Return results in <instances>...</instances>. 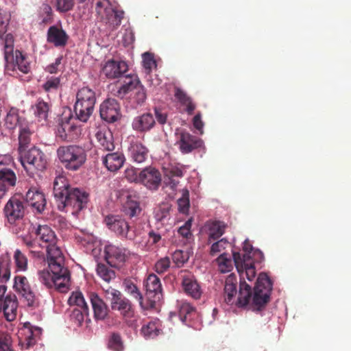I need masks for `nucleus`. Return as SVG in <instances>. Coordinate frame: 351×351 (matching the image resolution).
Segmentation results:
<instances>
[{
  "mask_svg": "<svg viewBox=\"0 0 351 351\" xmlns=\"http://www.w3.org/2000/svg\"><path fill=\"white\" fill-rule=\"evenodd\" d=\"M53 195L58 210L65 212L71 210L73 214L82 210L88 201V194L78 188H71L63 176L55 178Z\"/></svg>",
  "mask_w": 351,
  "mask_h": 351,
  "instance_id": "obj_1",
  "label": "nucleus"
},
{
  "mask_svg": "<svg viewBox=\"0 0 351 351\" xmlns=\"http://www.w3.org/2000/svg\"><path fill=\"white\" fill-rule=\"evenodd\" d=\"M271 290V281L265 273L259 274L254 287L253 295L252 285L245 280H241L238 297L234 304L239 307L245 306L252 298L254 309L261 311L269 302Z\"/></svg>",
  "mask_w": 351,
  "mask_h": 351,
  "instance_id": "obj_2",
  "label": "nucleus"
},
{
  "mask_svg": "<svg viewBox=\"0 0 351 351\" xmlns=\"http://www.w3.org/2000/svg\"><path fill=\"white\" fill-rule=\"evenodd\" d=\"M47 260L51 274L45 270L40 271V281L48 288L54 287L59 292H67L70 287L71 274L65 265L64 258H62V261L56 258H47Z\"/></svg>",
  "mask_w": 351,
  "mask_h": 351,
  "instance_id": "obj_3",
  "label": "nucleus"
},
{
  "mask_svg": "<svg viewBox=\"0 0 351 351\" xmlns=\"http://www.w3.org/2000/svg\"><path fill=\"white\" fill-rule=\"evenodd\" d=\"M13 37L8 34L5 36L4 40V58L5 61V72L14 75L16 70H19L23 73H28L30 71V66L26 57L21 51H16L13 53Z\"/></svg>",
  "mask_w": 351,
  "mask_h": 351,
  "instance_id": "obj_4",
  "label": "nucleus"
},
{
  "mask_svg": "<svg viewBox=\"0 0 351 351\" xmlns=\"http://www.w3.org/2000/svg\"><path fill=\"white\" fill-rule=\"evenodd\" d=\"M58 158L62 166L68 171H76L86 162V151L77 145L60 146L57 149Z\"/></svg>",
  "mask_w": 351,
  "mask_h": 351,
  "instance_id": "obj_5",
  "label": "nucleus"
},
{
  "mask_svg": "<svg viewBox=\"0 0 351 351\" xmlns=\"http://www.w3.org/2000/svg\"><path fill=\"white\" fill-rule=\"evenodd\" d=\"M95 103L96 95L93 89L84 86L77 90L74 111L79 121L86 122L88 120L93 112Z\"/></svg>",
  "mask_w": 351,
  "mask_h": 351,
  "instance_id": "obj_6",
  "label": "nucleus"
},
{
  "mask_svg": "<svg viewBox=\"0 0 351 351\" xmlns=\"http://www.w3.org/2000/svg\"><path fill=\"white\" fill-rule=\"evenodd\" d=\"M20 161L26 172L31 176L43 172L47 167L46 155L36 147L20 153Z\"/></svg>",
  "mask_w": 351,
  "mask_h": 351,
  "instance_id": "obj_7",
  "label": "nucleus"
},
{
  "mask_svg": "<svg viewBox=\"0 0 351 351\" xmlns=\"http://www.w3.org/2000/svg\"><path fill=\"white\" fill-rule=\"evenodd\" d=\"M95 12L99 20L110 30L116 29L121 25L124 15L123 11L117 10L108 0L98 1Z\"/></svg>",
  "mask_w": 351,
  "mask_h": 351,
  "instance_id": "obj_8",
  "label": "nucleus"
},
{
  "mask_svg": "<svg viewBox=\"0 0 351 351\" xmlns=\"http://www.w3.org/2000/svg\"><path fill=\"white\" fill-rule=\"evenodd\" d=\"M35 234L36 239L45 247L47 258H59V261L64 258L60 247L57 245L56 235L50 227L46 225L38 226L35 230Z\"/></svg>",
  "mask_w": 351,
  "mask_h": 351,
  "instance_id": "obj_9",
  "label": "nucleus"
},
{
  "mask_svg": "<svg viewBox=\"0 0 351 351\" xmlns=\"http://www.w3.org/2000/svg\"><path fill=\"white\" fill-rule=\"evenodd\" d=\"M5 223L16 226L23 220L25 214V207L18 195L11 197L3 208Z\"/></svg>",
  "mask_w": 351,
  "mask_h": 351,
  "instance_id": "obj_10",
  "label": "nucleus"
},
{
  "mask_svg": "<svg viewBox=\"0 0 351 351\" xmlns=\"http://www.w3.org/2000/svg\"><path fill=\"white\" fill-rule=\"evenodd\" d=\"M77 117L71 114L62 117L58 125L56 136L64 141L77 139L81 134V127L77 124Z\"/></svg>",
  "mask_w": 351,
  "mask_h": 351,
  "instance_id": "obj_11",
  "label": "nucleus"
},
{
  "mask_svg": "<svg viewBox=\"0 0 351 351\" xmlns=\"http://www.w3.org/2000/svg\"><path fill=\"white\" fill-rule=\"evenodd\" d=\"M104 222L111 231L121 238L134 240L136 237L134 228L119 215H108L105 217Z\"/></svg>",
  "mask_w": 351,
  "mask_h": 351,
  "instance_id": "obj_12",
  "label": "nucleus"
},
{
  "mask_svg": "<svg viewBox=\"0 0 351 351\" xmlns=\"http://www.w3.org/2000/svg\"><path fill=\"white\" fill-rule=\"evenodd\" d=\"M145 296L148 304L145 308H154L162 299V289L160 278L154 274H149L144 282Z\"/></svg>",
  "mask_w": 351,
  "mask_h": 351,
  "instance_id": "obj_13",
  "label": "nucleus"
},
{
  "mask_svg": "<svg viewBox=\"0 0 351 351\" xmlns=\"http://www.w3.org/2000/svg\"><path fill=\"white\" fill-rule=\"evenodd\" d=\"M106 293L111 295L110 299L111 308L119 311L122 317L128 316L134 311V308L131 301L124 297L119 291L110 287L106 290Z\"/></svg>",
  "mask_w": 351,
  "mask_h": 351,
  "instance_id": "obj_14",
  "label": "nucleus"
},
{
  "mask_svg": "<svg viewBox=\"0 0 351 351\" xmlns=\"http://www.w3.org/2000/svg\"><path fill=\"white\" fill-rule=\"evenodd\" d=\"M128 71V65L125 61L109 60L101 66V74L108 80L121 78Z\"/></svg>",
  "mask_w": 351,
  "mask_h": 351,
  "instance_id": "obj_15",
  "label": "nucleus"
},
{
  "mask_svg": "<svg viewBox=\"0 0 351 351\" xmlns=\"http://www.w3.org/2000/svg\"><path fill=\"white\" fill-rule=\"evenodd\" d=\"M14 289L22 295L27 302L28 306H36L38 305V298L25 276H17L14 278Z\"/></svg>",
  "mask_w": 351,
  "mask_h": 351,
  "instance_id": "obj_16",
  "label": "nucleus"
},
{
  "mask_svg": "<svg viewBox=\"0 0 351 351\" xmlns=\"http://www.w3.org/2000/svg\"><path fill=\"white\" fill-rule=\"evenodd\" d=\"M106 260L114 267H119L130 256V251L125 248L108 245L105 247Z\"/></svg>",
  "mask_w": 351,
  "mask_h": 351,
  "instance_id": "obj_17",
  "label": "nucleus"
},
{
  "mask_svg": "<svg viewBox=\"0 0 351 351\" xmlns=\"http://www.w3.org/2000/svg\"><path fill=\"white\" fill-rule=\"evenodd\" d=\"M101 118L108 123H114L121 117L120 106L114 99L108 98L100 105Z\"/></svg>",
  "mask_w": 351,
  "mask_h": 351,
  "instance_id": "obj_18",
  "label": "nucleus"
},
{
  "mask_svg": "<svg viewBox=\"0 0 351 351\" xmlns=\"http://www.w3.org/2000/svg\"><path fill=\"white\" fill-rule=\"evenodd\" d=\"M140 82L136 75L126 74L117 82V90L114 95L120 99H123L133 92Z\"/></svg>",
  "mask_w": 351,
  "mask_h": 351,
  "instance_id": "obj_19",
  "label": "nucleus"
},
{
  "mask_svg": "<svg viewBox=\"0 0 351 351\" xmlns=\"http://www.w3.org/2000/svg\"><path fill=\"white\" fill-rule=\"evenodd\" d=\"M139 182L149 190H157L161 183L160 171L152 167H146L138 173Z\"/></svg>",
  "mask_w": 351,
  "mask_h": 351,
  "instance_id": "obj_20",
  "label": "nucleus"
},
{
  "mask_svg": "<svg viewBox=\"0 0 351 351\" xmlns=\"http://www.w3.org/2000/svg\"><path fill=\"white\" fill-rule=\"evenodd\" d=\"M25 201L38 213L43 212L47 204L43 193L35 186L29 189L25 195Z\"/></svg>",
  "mask_w": 351,
  "mask_h": 351,
  "instance_id": "obj_21",
  "label": "nucleus"
},
{
  "mask_svg": "<svg viewBox=\"0 0 351 351\" xmlns=\"http://www.w3.org/2000/svg\"><path fill=\"white\" fill-rule=\"evenodd\" d=\"M17 307L18 301L15 295H8L3 300H0V313L3 312L4 317L8 322L16 319Z\"/></svg>",
  "mask_w": 351,
  "mask_h": 351,
  "instance_id": "obj_22",
  "label": "nucleus"
},
{
  "mask_svg": "<svg viewBox=\"0 0 351 351\" xmlns=\"http://www.w3.org/2000/svg\"><path fill=\"white\" fill-rule=\"evenodd\" d=\"M16 176L14 172L9 168L0 169V199L16 185Z\"/></svg>",
  "mask_w": 351,
  "mask_h": 351,
  "instance_id": "obj_23",
  "label": "nucleus"
},
{
  "mask_svg": "<svg viewBox=\"0 0 351 351\" xmlns=\"http://www.w3.org/2000/svg\"><path fill=\"white\" fill-rule=\"evenodd\" d=\"M69 36L64 30L56 25L51 26L47 30V40L56 47H64L68 41Z\"/></svg>",
  "mask_w": 351,
  "mask_h": 351,
  "instance_id": "obj_24",
  "label": "nucleus"
},
{
  "mask_svg": "<svg viewBox=\"0 0 351 351\" xmlns=\"http://www.w3.org/2000/svg\"><path fill=\"white\" fill-rule=\"evenodd\" d=\"M180 145V149L183 154H188L193 149L200 147L202 141L189 134V132H181L180 134V140L178 142Z\"/></svg>",
  "mask_w": 351,
  "mask_h": 351,
  "instance_id": "obj_25",
  "label": "nucleus"
},
{
  "mask_svg": "<svg viewBox=\"0 0 351 351\" xmlns=\"http://www.w3.org/2000/svg\"><path fill=\"white\" fill-rule=\"evenodd\" d=\"M156 124L154 116L149 113H144L135 117L132 121V128L138 132H146L152 130Z\"/></svg>",
  "mask_w": 351,
  "mask_h": 351,
  "instance_id": "obj_26",
  "label": "nucleus"
},
{
  "mask_svg": "<svg viewBox=\"0 0 351 351\" xmlns=\"http://www.w3.org/2000/svg\"><path fill=\"white\" fill-rule=\"evenodd\" d=\"M90 301L92 304L95 319L104 320L108 317L109 312L106 304L95 293L90 294Z\"/></svg>",
  "mask_w": 351,
  "mask_h": 351,
  "instance_id": "obj_27",
  "label": "nucleus"
},
{
  "mask_svg": "<svg viewBox=\"0 0 351 351\" xmlns=\"http://www.w3.org/2000/svg\"><path fill=\"white\" fill-rule=\"evenodd\" d=\"M34 130L32 125L25 123H20L19 134V154L26 151V147L30 144L32 136L34 134Z\"/></svg>",
  "mask_w": 351,
  "mask_h": 351,
  "instance_id": "obj_28",
  "label": "nucleus"
},
{
  "mask_svg": "<svg viewBox=\"0 0 351 351\" xmlns=\"http://www.w3.org/2000/svg\"><path fill=\"white\" fill-rule=\"evenodd\" d=\"M237 279L234 274L229 275L224 285V301L227 304L232 305L236 301Z\"/></svg>",
  "mask_w": 351,
  "mask_h": 351,
  "instance_id": "obj_29",
  "label": "nucleus"
},
{
  "mask_svg": "<svg viewBox=\"0 0 351 351\" xmlns=\"http://www.w3.org/2000/svg\"><path fill=\"white\" fill-rule=\"evenodd\" d=\"M182 285L184 292L191 298L197 300L202 295L200 286L197 281L191 275L184 276L182 278Z\"/></svg>",
  "mask_w": 351,
  "mask_h": 351,
  "instance_id": "obj_30",
  "label": "nucleus"
},
{
  "mask_svg": "<svg viewBox=\"0 0 351 351\" xmlns=\"http://www.w3.org/2000/svg\"><path fill=\"white\" fill-rule=\"evenodd\" d=\"M141 208L140 203L137 199L136 195L127 193L126 201L124 202L123 206V211L124 214L132 218L138 216L141 213Z\"/></svg>",
  "mask_w": 351,
  "mask_h": 351,
  "instance_id": "obj_31",
  "label": "nucleus"
},
{
  "mask_svg": "<svg viewBox=\"0 0 351 351\" xmlns=\"http://www.w3.org/2000/svg\"><path fill=\"white\" fill-rule=\"evenodd\" d=\"M23 241L28 248L29 252L33 258L43 261L45 259V254L43 251V249H45V247H43V243H40L36 239L32 240L27 237L23 238Z\"/></svg>",
  "mask_w": 351,
  "mask_h": 351,
  "instance_id": "obj_32",
  "label": "nucleus"
},
{
  "mask_svg": "<svg viewBox=\"0 0 351 351\" xmlns=\"http://www.w3.org/2000/svg\"><path fill=\"white\" fill-rule=\"evenodd\" d=\"M125 157L119 152L108 154L104 158L103 162L110 171L119 170L123 165Z\"/></svg>",
  "mask_w": 351,
  "mask_h": 351,
  "instance_id": "obj_33",
  "label": "nucleus"
},
{
  "mask_svg": "<svg viewBox=\"0 0 351 351\" xmlns=\"http://www.w3.org/2000/svg\"><path fill=\"white\" fill-rule=\"evenodd\" d=\"M130 153L134 162L142 163L147 158L148 149L141 143L134 142L130 145Z\"/></svg>",
  "mask_w": 351,
  "mask_h": 351,
  "instance_id": "obj_34",
  "label": "nucleus"
},
{
  "mask_svg": "<svg viewBox=\"0 0 351 351\" xmlns=\"http://www.w3.org/2000/svg\"><path fill=\"white\" fill-rule=\"evenodd\" d=\"M95 136L99 146L104 150L112 151L114 149L113 136L109 130H99Z\"/></svg>",
  "mask_w": 351,
  "mask_h": 351,
  "instance_id": "obj_35",
  "label": "nucleus"
},
{
  "mask_svg": "<svg viewBox=\"0 0 351 351\" xmlns=\"http://www.w3.org/2000/svg\"><path fill=\"white\" fill-rule=\"evenodd\" d=\"M208 243L220 238L225 232L226 225L220 221H214L208 223Z\"/></svg>",
  "mask_w": 351,
  "mask_h": 351,
  "instance_id": "obj_36",
  "label": "nucleus"
},
{
  "mask_svg": "<svg viewBox=\"0 0 351 351\" xmlns=\"http://www.w3.org/2000/svg\"><path fill=\"white\" fill-rule=\"evenodd\" d=\"M251 254L252 253L250 252H243L241 254L240 252H233L232 257L238 272H241L245 266L254 265Z\"/></svg>",
  "mask_w": 351,
  "mask_h": 351,
  "instance_id": "obj_37",
  "label": "nucleus"
},
{
  "mask_svg": "<svg viewBox=\"0 0 351 351\" xmlns=\"http://www.w3.org/2000/svg\"><path fill=\"white\" fill-rule=\"evenodd\" d=\"M34 114L39 121H46L50 110V106L43 100H38L32 107Z\"/></svg>",
  "mask_w": 351,
  "mask_h": 351,
  "instance_id": "obj_38",
  "label": "nucleus"
},
{
  "mask_svg": "<svg viewBox=\"0 0 351 351\" xmlns=\"http://www.w3.org/2000/svg\"><path fill=\"white\" fill-rule=\"evenodd\" d=\"M123 286L125 292L132 297H133L134 298H135L136 300H137L141 306L142 308H144L143 298L136 285L131 280L125 279L123 281Z\"/></svg>",
  "mask_w": 351,
  "mask_h": 351,
  "instance_id": "obj_39",
  "label": "nucleus"
},
{
  "mask_svg": "<svg viewBox=\"0 0 351 351\" xmlns=\"http://www.w3.org/2000/svg\"><path fill=\"white\" fill-rule=\"evenodd\" d=\"M196 315L195 308L188 302L181 304L179 309V316L183 322H186L193 319Z\"/></svg>",
  "mask_w": 351,
  "mask_h": 351,
  "instance_id": "obj_40",
  "label": "nucleus"
},
{
  "mask_svg": "<svg viewBox=\"0 0 351 351\" xmlns=\"http://www.w3.org/2000/svg\"><path fill=\"white\" fill-rule=\"evenodd\" d=\"M68 302L70 306H76L75 308L85 309V312H89L88 306L81 292L76 291L72 293L68 300Z\"/></svg>",
  "mask_w": 351,
  "mask_h": 351,
  "instance_id": "obj_41",
  "label": "nucleus"
},
{
  "mask_svg": "<svg viewBox=\"0 0 351 351\" xmlns=\"http://www.w3.org/2000/svg\"><path fill=\"white\" fill-rule=\"evenodd\" d=\"M160 331L158 322L156 321L149 322L141 328V334L145 338H154L159 335Z\"/></svg>",
  "mask_w": 351,
  "mask_h": 351,
  "instance_id": "obj_42",
  "label": "nucleus"
},
{
  "mask_svg": "<svg viewBox=\"0 0 351 351\" xmlns=\"http://www.w3.org/2000/svg\"><path fill=\"white\" fill-rule=\"evenodd\" d=\"M25 122V120L20 119L18 113L15 110H11L8 112L5 118L4 125L8 130H11L14 129L17 125L20 128V123Z\"/></svg>",
  "mask_w": 351,
  "mask_h": 351,
  "instance_id": "obj_43",
  "label": "nucleus"
},
{
  "mask_svg": "<svg viewBox=\"0 0 351 351\" xmlns=\"http://www.w3.org/2000/svg\"><path fill=\"white\" fill-rule=\"evenodd\" d=\"M219 269L221 273L230 271L232 268V261L226 253H222L217 259Z\"/></svg>",
  "mask_w": 351,
  "mask_h": 351,
  "instance_id": "obj_44",
  "label": "nucleus"
},
{
  "mask_svg": "<svg viewBox=\"0 0 351 351\" xmlns=\"http://www.w3.org/2000/svg\"><path fill=\"white\" fill-rule=\"evenodd\" d=\"M96 271L98 276L107 282H109L112 279L115 278L114 271L105 264H97Z\"/></svg>",
  "mask_w": 351,
  "mask_h": 351,
  "instance_id": "obj_45",
  "label": "nucleus"
},
{
  "mask_svg": "<svg viewBox=\"0 0 351 351\" xmlns=\"http://www.w3.org/2000/svg\"><path fill=\"white\" fill-rule=\"evenodd\" d=\"M60 78L59 77H47L45 82L42 85L45 92H53L58 90L60 87Z\"/></svg>",
  "mask_w": 351,
  "mask_h": 351,
  "instance_id": "obj_46",
  "label": "nucleus"
},
{
  "mask_svg": "<svg viewBox=\"0 0 351 351\" xmlns=\"http://www.w3.org/2000/svg\"><path fill=\"white\" fill-rule=\"evenodd\" d=\"M178 210L180 213L186 214L189 209V192L187 189L182 190V195L178 199Z\"/></svg>",
  "mask_w": 351,
  "mask_h": 351,
  "instance_id": "obj_47",
  "label": "nucleus"
},
{
  "mask_svg": "<svg viewBox=\"0 0 351 351\" xmlns=\"http://www.w3.org/2000/svg\"><path fill=\"white\" fill-rule=\"evenodd\" d=\"M14 259L19 270L25 271L27 268V258L21 250H16L14 254Z\"/></svg>",
  "mask_w": 351,
  "mask_h": 351,
  "instance_id": "obj_48",
  "label": "nucleus"
},
{
  "mask_svg": "<svg viewBox=\"0 0 351 351\" xmlns=\"http://www.w3.org/2000/svg\"><path fill=\"white\" fill-rule=\"evenodd\" d=\"M89 312H85V309L74 308L71 314V319L77 326H81L84 320L85 316H88Z\"/></svg>",
  "mask_w": 351,
  "mask_h": 351,
  "instance_id": "obj_49",
  "label": "nucleus"
},
{
  "mask_svg": "<svg viewBox=\"0 0 351 351\" xmlns=\"http://www.w3.org/2000/svg\"><path fill=\"white\" fill-rule=\"evenodd\" d=\"M12 338L6 332H0V351H13Z\"/></svg>",
  "mask_w": 351,
  "mask_h": 351,
  "instance_id": "obj_50",
  "label": "nucleus"
},
{
  "mask_svg": "<svg viewBox=\"0 0 351 351\" xmlns=\"http://www.w3.org/2000/svg\"><path fill=\"white\" fill-rule=\"evenodd\" d=\"M171 261L168 256L160 258L154 265V270L156 273L161 274L167 271L170 267Z\"/></svg>",
  "mask_w": 351,
  "mask_h": 351,
  "instance_id": "obj_51",
  "label": "nucleus"
},
{
  "mask_svg": "<svg viewBox=\"0 0 351 351\" xmlns=\"http://www.w3.org/2000/svg\"><path fill=\"white\" fill-rule=\"evenodd\" d=\"M108 347L114 351H122L123 346L121 337L118 333H113L108 341Z\"/></svg>",
  "mask_w": 351,
  "mask_h": 351,
  "instance_id": "obj_52",
  "label": "nucleus"
},
{
  "mask_svg": "<svg viewBox=\"0 0 351 351\" xmlns=\"http://www.w3.org/2000/svg\"><path fill=\"white\" fill-rule=\"evenodd\" d=\"M143 65L147 73H149L154 67H156V62L152 53L146 52L143 55Z\"/></svg>",
  "mask_w": 351,
  "mask_h": 351,
  "instance_id": "obj_53",
  "label": "nucleus"
},
{
  "mask_svg": "<svg viewBox=\"0 0 351 351\" xmlns=\"http://www.w3.org/2000/svg\"><path fill=\"white\" fill-rule=\"evenodd\" d=\"M229 245V243L226 239H221L213 243L210 247V254L211 256H216L218 253L222 252Z\"/></svg>",
  "mask_w": 351,
  "mask_h": 351,
  "instance_id": "obj_54",
  "label": "nucleus"
},
{
  "mask_svg": "<svg viewBox=\"0 0 351 351\" xmlns=\"http://www.w3.org/2000/svg\"><path fill=\"white\" fill-rule=\"evenodd\" d=\"M134 93V99L138 104H142L146 99V93L143 86L138 84L136 89L133 91Z\"/></svg>",
  "mask_w": 351,
  "mask_h": 351,
  "instance_id": "obj_55",
  "label": "nucleus"
},
{
  "mask_svg": "<svg viewBox=\"0 0 351 351\" xmlns=\"http://www.w3.org/2000/svg\"><path fill=\"white\" fill-rule=\"evenodd\" d=\"M124 323L130 328L136 330L138 327V316L134 314V311L128 316L122 317Z\"/></svg>",
  "mask_w": 351,
  "mask_h": 351,
  "instance_id": "obj_56",
  "label": "nucleus"
},
{
  "mask_svg": "<svg viewBox=\"0 0 351 351\" xmlns=\"http://www.w3.org/2000/svg\"><path fill=\"white\" fill-rule=\"evenodd\" d=\"M172 259L177 267H180L182 266L185 262H186L188 257L186 254H184L183 251L176 250L172 255Z\"/></svg>",
  "mask_w": 351,
  "mask_h": 351,
  "instance_id": "obj_57",
  "label": "nucleus"
},
{
  "mask_svg": "<svg viewBox=\"0 0 351 351\" xmlns=\"http://www.w3.org/2000/svg\"><path fill=\"white\" fill-rule=\"evenodd\" d=\"M57 10L60 12H67L73 6V0H56Z\"/></svg>",
  "mask_w": 351,
  "mask_h": 351,
  "instance_id": "obj_58",
  "label": "nucleus"
},
{
  "mask_svg": "<svg viewBox=\"0 0 351 351\" xmlns=\"http://www.w3.org/2000/svg\"><path fill=\"white\" fill-rule=\"evenodd\" d=\"M239 273L240 274L241 276L245 274L247 279L250 282H252L256 276L255 267L254 265L245 266L243 267V269L241 271V272Z\"/></svg>",
  "mask_w": 351,
  "mask_h": 351,
  "instance_id": "obj_59",
  "label": "nucleus"
},
{
  "mask_svg": "<svg viewBox=\"0 0 351 351\" xmlns=\"http://www.w3.org/2000/svg\"><path fill=\"white\" fill-rule=\"evenodd\" d=\"M62 60V56L58 57L55 60L54 62L47 65L45 67V71L46 72H47V73H51V74L57 73L58 71H59L58 68H59L60 65L61 64Z\"/></svg>",
  "mask_w": 351,
  "mask_h": 351,
  "instance_id": "obj_60",
  "label": "nucleus"
},
{
  "mask_svg": "<svg viewBox=\"0 0 351 351\" xmlns=\"http://www.w3.org/2000/svg\"><path fill=\"white\" fill-rule=\"evenodd\" d=\"M174 96L182 105L191 99L184 90L178 87L175 88Z\"/></svg>",
  "mask_w": 351,
  "mask_h": 351,
  "instance_id": "obj_61",
  "label": "nucleus"
},
{
  "mask_svg": "<svg viewBox=\"0 0 351 351\" xmlns=\"http://www.w3.org/2000/svg\"><path fill=\"white\" fill-rule=\"evenodd\" d=\"M191 220H188L183 226L179 228L178 232L184 238L188 239L191 235Z\"/></svg>",
  "mask_w": 351,
  "mask_h": 351,
  "instance_id": "obj_62",
  "label": "nucleus"
},
{
  "mask_svg": "<svg viewBox=\"0 0 351 351\" xmlns=\"http://www.w3.org/2000/svg\"><path fill=\"white\" fill-rule=\"evenodd\" d=\"M166 176L171 178H182L183 176V171L178 166H172L167 170Z\"/></svg>",
  "mask_w": 351,
  "mask_h": 351,
  "instance_id": "obj_63",
  "label": "nucleus"
},
{
  "mask_svg": "<svg viewBox=\"0 0 351 351\" xmlns=\"http://www.w3.org/2000/svg\"><path fill=\"white\" fill-rule=\"evenodd\" d=\"M125 176L126 179L132 182H139V178L138 175L137 174V172L134 169H128L125 171Z\"/></svg>",
  "mask_w": 351,
  "mask_h": 351,
  "instance_id": "obj_64",
  "label": "nucleus"
}]
</instances>
